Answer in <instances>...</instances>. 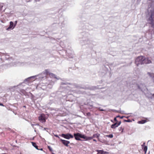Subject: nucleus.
<instances>
[{"label":"nucleus","mask_w":154,"mask_h":154,"mask_svg":"<svg viewBox=\"0 0 154 154\" xmlns=\"http://www.w3.org/2000/svg\"><path fill=\"white\" fill-rule=\"evenodd\" d=\"M74 136L75 139L77 140H82L80 138L84 139L85 141L91 140L93 139V137H87L84 134H82L79 133H74Z\"/></svg>","instance_id":"nucleus-1"},{"label":"nucleus","mask_w":154,"mask_h":154,"mask_svg":"<svg viewBox=\"0 0 154 154\" xmlns=\"http://www.w3.org/2000/svg\"><path fill=\"white\" fill-rule=\"evenodd\" d=\"M143 56H140L136 58L135 60V63L137 66L139 64H143Z\"/></svg>","instance_id":"nucleus-2"},{"label":"nucleus","mask_w":154,"mask_h":154,"mask_svg":"<svg viewBox=\"0 0 154 154\" xmlns=\"http://www.w3.org/2000/svg\"><path fill=\"white\" fill-rule=\"evenodd\" d=\"M61 136L67 139H69L71 138H73V136L69 133H67L66 134H61Z\"/></svg>","instance_id":"nucleus-3"},{"label":"nucleus","mask_w":154,"mask_h":154,"mask_svg":"<svg viewBox=\"0 0 154 154\" xmlns=\"http://www.w3.org/2000/svg\"><path fill=\"white\" fill-rule=\"evenodd\" d=\"M148 20L150 21L149 23L152 25L154 24V13H152L151 16L149 18Z\"/></svg>","instance_id":"nucleus-4"},{"label":"nucleus","mask_w":154,"mask_h":154,"mask_svg":"<svg viewBox=\"0 0 154 154\" xmlns=\"http://www.w3.org/2000/svg\"><path fill=\"white\" fill-rule=\"evenodd\" d=\"M39 120L41 122H46L45 116L44 114H41L38 117Z\"/></svg>","instance_id":"nucleus-5"},{"label":"nucleus","mask_w":154,"mask_h":154,"mask_svg":"<svg viewBox=\"0 0 154 154\" xmlns=\"http://www.w3.org/2000/svg\"><path fill=\"white\" fill-rule=\"evenodd\" d=\"M121 124V121H119V122H116L114 124H112L111 126V128L113 129H115L119 125Z\"/></svg>","instance_id":"nucleus-6"},{"label":"nucleus","mask_w":154,"mask_h":154,"mask_svg":"<svg viewBox=\"0 0 154 154\" xmlns=\"http://www.w3.org/2000/svg\"><path fill=\"white\" fill-rule=\"evenodd\" d=\"M60 141L62 143L66 146H68V144L70 143L69 141L64 140L61 139Z\"/></svg>","instance_id":"nucleus-7"},{"label":"nucleus","mask_w":154,"mask_h":154,"mask_svg":"<svg viewBox=\"0 0 154 154\" xmlns=\"http://www.w3.org/2000/svg\"><path fill=\"white\" fill-rule=\"evenodd\" d=\"M96 151L97 152V154H107L109 153V152H106L104 151L103 150H96Z\"/></svg>","instance_id":"nucleus-8"},{"label":"nucleus","mask_w":154,"mask_h":154,"mask_svg":"<svg viewBox=\"0 0 154 154\" xmlns=\"http://www.w3.org/2000/svg\"><path fill=\"white\" fill-rule=\"evenodd\" d=\"M143 64H148L151 63V61L150 60H149L148 58H145L144 57L143 60Z\"/></svg>","instance_id":"nucleus-9"},{"label":"nucleus","mask_w":154,"mask_h":154,"mask_svg":"<svg viewBox=\"0 0 154 154\" xmlns=\"http://www.w3.org/2000/svg\"><path fill=\"white\" fill-rule=\"evenodd\" d=\"M14 26V23L13 22L11 21L10 22V25L8 27L7 29V30H9V29L12 28Z\"/></svg>","instance_id":"nucleus-10"},{"label":"nucleus","mask_w":154,"mask_h":154,"mask_svg":"<svg viewBox=\"0 0 154 154\" xmlns=\"http://www.w3.org/2000/svg\"><path fill=\"white\" fill-rule=\"evenodd\" d=\"M31 143L33 146H34L35 148L38 149L39 150V149L38 148V146L36 145V143H35L33 142H31Z\"/></svg>","instance_id":"nucleus-11"},{"label":"nucleus","mask_w":154,"mask_h":154,"mask_svg":"<svg viewBox=\"0 0 154 154\" xmlns=\"http://www.w3.org/2000/svg\"><path fill=\"white\" fill-rule=\"evenodd\" d=\"M100 134H94L92 137H93V138L94 137H96L97 138H98L100 136Z\"/></svg>","instance_id":"nucleus-12"},{"label":"nucleus","mask_w":154,"mask_h":154,"mask_svg":"<svg viewBox=\"0 0 154 154\" xmlns=\"http://www.w3.org/2000/svg\"><path fill=\"white\" fill-rule=\"evenodd\" d=\"M44 73L45 74H46L47 75H49V74L50 73V72H49V70L48 69L45 70Z\"/></svg>","instance_id":"nucleus-13"},{"label":"nucleus","mask_w":154,"mask_h":154,"mask_svg":"<svg viewBox=\"0 0 154 154\" xmlns=\"http://www.w3.org/2000/svg\"><path fill=\"white\" fill-rule=\"evenodd\" d=\"M124 130V128L122 127H120L119 128V131L121 132V133H123Z\"/></svg>","instance_id":"nucleus-14"},{"label":"nucleus","mask_w":154,"mask_h":154,"mask_svg":"<svg viewBox=\"0 0 154 154\" xmlns=\"http://www.w3.org/2000/svg\"><path fill=\"white\" fill-rule=\"evenodd\" d=\"M106 137H107L110 138H112L113 137V135L112 134H110L105 135Z\"/></svg>","instance_id":"nucleus-15"},{"label":"nucleus","mask_w":154,"mask_h":154,"mask_svg":"<svg viewBox=\"0 0 154 154\" xmlns=\"http://www.w3.org/2000/svg\"><path fill=\"white\" fill-rule=\"evenodd\" d=\"M146 122V120H143L140 121H139V123H140V124H143L145 123Z\"/></svg>","instance_id":"nucleus-16"},{"label":"nucleus","mask_w":154,"mask_h":154,"mask_svg":"<svg viewBox=\"0 0 154 154\" xmlns=\"http://www.w3.org/2000/svg\"><path fill=\"white\" fill-rule=\"evenodd\" d=\"M147 146H144V151H145V153H146V151L147 150Z\"/></svg>","instance_id":"nucleus-17"},{"label":"nucleus","mask_w":154,"mask_h":154,"mask_svg":"<svg viewBox=\"0 0 154 154\" xmlns=\"http://www.w3.org/2000/svg\"><path fill=\"white\" fill-rule=\"evenodd\" d=\"M51 77H54V74H53V73H50V74H49V75Z\"/></svg>","instance_id":"nucleus-18"},{"label":"nucleus","mask_w":154,"mask_h":154,"mask_svg":"<svg viewBox=\"0 0 154 154\" xmlns=\"http://www.w3.org/2000/svg\"><path fill=\"white\" fill-rule=\"evenodd\" d=\"M48 148L50 151H52V149L51 147H50L49 146H48Z\"/></svg>","instance_id":"nucleus-19"},{"label":"nucleus","mask_w":154,"mask_h":154,"mask_svg":"<svg viewBox=\"0 0 154 154\" xmlns=\"http://www.w3.org/2000/svg\"><path fill=\"white\" fill-rule=\"evenodd\" d=\"M124 121L127 122H130L131 121L129 119L127 120H124Z\"/></svg>","instance_id":"nucleus-20"},{"label":"nucleus","mask_w":154,"mask_h":154,"mask_svg":"<svg viewBox=\"0 0 154 154\" xmlns=\"http://www.w3.org/2000/svg\"><path fill=\"white\" fill-rule=\"evenodd\" d=\"M124 117V116H117V117H119L120 119H122Z\"/></svg>","instance_id":"nucleus-21"},{"label":"nucleus","mask_w":154,"mask_h":154,"mask_svg":"<svg viewBox=\"0 0 154 154\" xmlns=\"http://www.w3.org/2000/svg\"><path fill=\"white\" fill-rule=\"evenodd\" d=\"M117 116L116 117H115L114 119V121L115 122H119L118 121H117V119H116V118H117Z\"/></svg>","instance_id":"nucleus-22"},{"label":"nucleus","mask_w":154,"mask_h":154,"mask_svg":"<svg viewBox=\"0 0 154 154\" xmlns=\"http://www.w3.org/2000/svg\"><path fill=\"white\" fill-rule=\"evenodd\" d=\"M87 115L88 116H91V113L90 112H88L87 113Z\"/></svg>","instance_id":"nucleus-23"},{"label":"nucleus","mask_w":154,"mask_h":154,"mask_svg":"<svg viewBox=\"0 0 154 154\" xmlns=\"http://www.w3.org/2000/svg\"><path fill=\"white\" fill-rule=\"evenodd\" d=\"M0 106H4V105H3V104L2 103H0Z\"/></svg>","instance_id":"nucleus-24"},{"label":"nucleus","mask_w":154,"mask_h":154,"mask_svg":"<svg viewBox=\"0 0 154 154\" xmlns=\"http://www.w3.org/2000/svg\"><path fill=\"white\" fill-rule=\"evenodd\" d=\"M93 140L94 141H95V142H97V140H96L95 139H93Z\"/></svg>","instance_id":"nucleus-25"},{"label":"nucleus","mask_w":154,"mask_h":154,"mask_svg":"<svg viewBox=\"0 0 154 154\" xmlns=\"http://www.w3.org/2000/svg\"><path fill=\"white\" fill-rule=\"evenodd\" d=\"M22 91H23V92H22L23 93H24L25 92V91L24 90H23Z\"/></svg>","instance_id":"nucleus-26"},{"label":"nucleus","mask_w":154,"mask_h":154,"mask_svg":"<svg viewBox=\"0 0 154 154\" xmlns=\"http://www.w3.org/2000/svg\"><path fill=\"white\" fill-rule=\"evenodd\" d=\"M100 110L101 111H103L104 110L102 109H100Z\"/></svg>","instance_id":"nucleus-27"},{"label":"nucleus","mask_w":154,"mask_h":154,"mask_svg":"<svg viewBox=\"0 0 154 154\" xmlns=\"http://www.w3.org/2000/svg\"><path fill=\"white\" fill-rule=\"evenodd\" d=\"M17 21H15V23H16V24L17 23Z\"/></svg>","instance_id":"nucleus-28"},{"label":"nucleus","mask_w":154,"mask_h":154,"mask_svg":"<svg viewBox=\"0 0 154 154\" xmlns=\"http://www.w3.org/2000/svg\"><path fill=\"white\" fill-rule=\"evenodd\" d=\"M42 149H41V150H42Z\"/></svg>","instance_id":"nucleus-29"},{"label":"nucleus","mask_w":154,"mask_h":154,"mask_svg":"<svg viewBox=\"0 0 154 154\" xmlns=\"http://www.w3.org/2000/svg\"><path fill=\"white\" fill-rule=\"evenodd\" d=\"M24 107H25L26 106H24Z\"/></svg>","instance_id":"nucleus-30"},{"label":"nucleus","mask_w":154,"mask_h":154,"mask_svg":"<svg viewBox=\"0 0 154 154\" xmlns=\"http://www.w3.org/2000/svg\"><path fill=\"white\" fill-rule=\"evenodd\" d=\"M153 95H154V94H153Z\"/></svg>","instance_id":"nucleus-31"}]
</instances>
